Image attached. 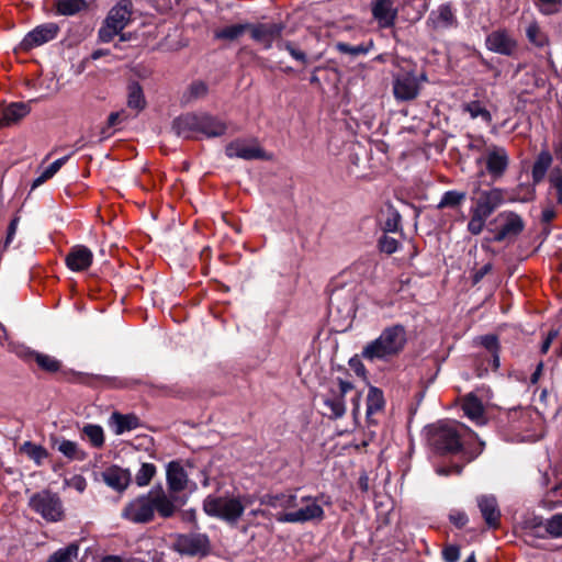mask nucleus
Here are the masks:
<instances>
[{
    "mask_svg": "<svg viewBox=\"0 0 562 562\" xmlns=\"http://www.w3.org/2000/svg\"><path fill=\"white\" fill-rule=\"evenodd\" d=\"M324 405L329 409L330 417L334 419L342 417L346 413L345 398L337 394H334L331 397H326Z\"/></svg>",
    "mask_w": 562,
    "mask_h": 562,
    "instance_id": "41",
    "label": "nucleus"
},
{
    "mask_svg": "<svg viewBox=\"0 0 562 562\" xmlns=\"http://www.w3.org/2000/svg\"><path fill=\"white\" fill-rule=\"evenodd\" d=\"M225 154L229 158H241L245 160L265 159V150L255 142L235 139L227 144Z\"/></svg>",
    "mask_w": 562,
    "mask_h": 562,
    "instance_id": "16",
    "label": "nucleus"
},
{
    "mask_svg": "<svg viewBox=\"0 0 562 562\" xmlns=\"http://www.w3.org/2000/svg\"><path fill=\"white\" fill-rule=\"evenodd\" d=\"M175 549L184 555L205 557L211 551V543L205 533L190 532L177 537Z\"/></svg>",
    "mask_w": 562,
    "mask_h": 562,
    "instance_id": "12",
    "label": "nucleus"
},
{
    "mask_svg": "<svg viewBox=\"0 0 562 562\" xmlns=\"http://www.w3.org/2000/svg\"><path fill=\"white\" fill-rule=\"evenodd\" d=\"M278 48L279 49H284L286 50L291 57L302 64H306L307 63V56L306 54L299 49L292 42L290 41H283V42H280L278 43Z\"/></svg>",
    "mask_w": 562,
    "mask_h": 562,
    "instance_id": "48",
    "label": "nucleus"
},
{
    "mask_svg": "<svg viewBox=\"0 0 562 562\" xmlns=\"http://www.w3.org/2000/svg\"><path fill=\"white\" fill-rule=\"evenodd\" d=\"M83 5V0H58L56 7L60 14L72 15L79 12Z\"/></svg>",
    "mask_w": 562,
    "mask_h": 562,
    "instance_id": "47",
    "label": "nucleus"
},
{
    "mask_svg": "<svg viewBox=\"0 0 562 562\" xmlns=\"http://www.w3.org/2000/svg\"><path fill=\"white\" fill-rule=\"evenodd\" d=\"M30 112V106L23 102H14L5 106L0 114V128L18 123Z\"/></svg>",
    "mask_w": 562,
    "mask_h": 562,
    "instance_id": "30",
    "label": "nucleus"
},
{
    "mask_svg": "<svg viewBox=\"0 0 562 562\" xmlns=\"http://www.w3.org/2000/svg\"><path fill=\"white\" fill-rule=\"evenodd\" d=\"M470 214L471 218L468 223V231L474 236L480 235L483 232L485 223L488 217H485L474 212H470Z\"/></svg>",
    "mask_w": 562,
    "mask_h": 562,
    "instance_id": "49",
    "label": "nucleus"
},
{
    "mask_svg": "<svg viewBox=\"0 0 562 562\" xmlns=\"http://www.w3.org/2000/svg\"><path fill=\"white\" fill-rule=\"evenodd\" d=\"M486 48L493 53L512 56L517 49V42L506 30L491 32L485 40Z\"/></svg>",
    "mask_w": 562,
    "mask_h": 562,
    "instance_id": "19",
    "label": "nucleus"
},
{
    "mask_svg": "<svg viewBox=\"0 0 562 562\" xmlns=\"http://www.w3.org/2000/svg\"><path fill=\"white\" fill-rule=\"evenodd\" d=\"M479 342L488 355L480 353L475 358V372L479 378L487 374L488 370L496 371L499 368L501 344L494 334L484 335L477 338Z\"/></svg>",
    "mask_w": 562,
    "mask_h": 562,
    "instance_id": "9",
    "label": "nucleus"
},
{
    "mask_svg": "<svg viewBox=\"0 0 562 562\" xmlns=\"http://www.w3.org/2000/svg\"><path fill=\"white\" fill-rule=\"evenodd\" d=\"M400 243L397 239L390 237L387 235H383L379 239V248L382 252H385L387 255L394 254L398 249Z\"/></svg>",
    "mask_w": 562,
    "mask_h": 562,
    "instance_id": "51",
    "label": "nucleus"
},
{
    "mask_svg": "<svg viewBox=\"0 0 562 562\" xmlns=\"http://www.w3.org/2000/svg\"><path fill=\"white\" fill-rule=\"evenodd\" d=\"M146 497L150 505L151 521L156 516L161 519L172 518L184 505L180 496L168 495L161 484L153 486Z\"/></svg>",
    "mask_w": 562,
    "mask_h": 562,
    "instance_id": "7",
    "label": "nucleus"
},
{
    "mask_svg": "<svg viewBox=\"0 0 562 562\" xmlns=\"http://www.w3.org/2000/svg\"><path fill=\"white\" fill-rule=\"evenodd\" d=\"M461 471H462V467L458 465V464L453 465V467H439L436 470V472L439 475H449V474H452V473L460 474Z\"/></svg>",
    "mask_w": 562,
    "mask_h": 562,
    "instance_id": "63",
    "label": "nucleus"
},
{
    "mask_svg": "<svg viewBox=\"0 0 562 562\" xmlns=\"http://www.w3.org/2000/svg\"><path fill=\"white\" fill-rule=\"evenodd\" d=\"M249 29V23H238L226 25L214 32L215 40L235 41L245 34Z\"/></svg>",
    "mask_w": 562,
    "mask_h": 562,
    "instance_id": "34",
    "label": "nucleus"
},
{
    "mask_svg": "<svg viewBox=\"0 0 562 562\" xmlns=\"http://www.w3.org/2000/svg\"><path fill=\"white\" fill-rule=\"evenodd\" d=\"M541 12L552 14L558 11L561 0H538Z\"/></svg>",
    "mask_w": 562,
    "mask_h": 562,
    "instance_id": "55",
    "label": "nucleus"
},
{
    "mask_svg": "<svg viewBox=\"0 0 562 562\" xmlns=\"http://www.w3.org/2000/svg\"><path fill=\"white\" fill-rule=\"evenodd\" d=\"M25 361H34L38 368L45 372L55 373L61 368V362L46 353H42L30 348L21 350L19 353Z\"/></svg>",
    "mask_w": 562,
    "mask_h": 562,
    "instance_id": "24",
    "label": "nucleus"
},
{
    "mask_svg": "<svg viewBox=\"0 0 562 562\" xmlns=\"http://www.w3.org/2000/svg\"><path fill=\"white\" fill-rule=\"evenodd\" d=\"M492 270V265L486 263L480 269H477L473 274V283H479L490 271Z\"/></svg>",
    "mask_w": 562,
    "mask_h": 562,
    "instance_id": "62",
    "label": "nucleus"
},
{
    "mask_svg": "<svg viewBox=\"0 0 562 562\" xmlns=\"http://www.w3.org/2000/svg\"><path fill=\"white\" fill-rule=\"evenodd\" d=\"M546 529L553 537H562V513L549 519Z\"/></svg>",
    "mask_w": 562,
    "mask_h": 562,
    "instance_id": "52",
    "label": "nucleus"
},
{
    "mask_svg": "<svg viewBox=\"0 0 562 562\" xmlns=\"http://www.w3.org/2000/svg\"><path fill=\"white\" fill-rule=\"evenodd\" d=\"M529 413L521 408H515L509 411L508 413V422L510 424V428L514 431L522 430L526 428V424L528 422Z\"/></svg>",
    "mask_w": 562,
    "mask_h": 562,
    "instance_id": "44",
    "label": "nucleus"
},
{
    "mask_svg": "<svg viewBox=\"0 0 562 562\" xmlns=\"http://www.w3.org/2000/svg\"><path fill=\"white\" fill-rule=\"evenodd\" d=\"M528 41L537 47H544L549 43L548 35L537 22H531L526 29Z\"/></svg>",
    "mask_w": 562,
    "mask_h": 562,
    "instance_id": "38",
    "label": "nucleus"
},
{
    "mask_svg": "<svg viewBox=\"0 0 562 562\" xmlns=\"http://www.w3.org/2000/svg\"><path fill=\"white\" fill-rule=\"evenodd\" d=\"M407 341L406 327L402 324H392L384 327L375 339L363 347L361 357L369 362H389L404 351Z\"/></svg>",
    "mask_w": 562,
    "mask_h": 562,
    "instance_id": "2",
    "label": "nucleus"
},
{
    "mask_svg": "<svg viewBox=\"0 0 562 562\" xmlns=\"http://www.w3.org/2000/svg\"><path fill=\"white\" fill-rule=\"evenodd\" d=\"M127 105L136 112L142 111L146 105V100L140 85L133 81L127 87Z\"/></svg>",
    "mask_w": 562,
    "mask_h": 562,
    "instance_id": "35",
    "label": "nucleus"
},
{
    "mask_svg": "<svg viewBox=\"0 0 562 562\" xmlns=\"http://www.w3.org/2000/svg\"><path fill=\"white\" fill-rule=\"evenodd\" d=\"M21 449L37 465H40L42 463V461L48 457V452L44 447H42L40 445L32 443L31 441L24 442Z\"/></svg>",
    "mask_w": 562,
    "mask_h": 562,
    "instance_id": "45",
    "label": "nucleus"
},
{
    "mask_svg": "<svg viewBox=\"0 0 562 562\" xmlns=\"http://www.w3.org/2000/svg\"><path fill=\"white\" fill-rule=\"evenodd\" d=\"M109 426L117 436L137 429L140 426L139 418L134 414L112 413L109 418Z\"/></svg>",
    "mask_w": 562,
    "mask_h": 562,
    "instance_id": "27",
    "label": "nucleus"
},
{
    "mask_svg": "<svg viewBox=\"0 0 562 562\" xmlns=\"http://www.w3.org/2000/svg\"><path fill=\"white\" fill-rule=\"evenodd\" d=\"M450 521L458 528H462L468 522V515L464 512H453L449 516Z\"/></svg>",
    "mask_w": 562,
    "mask_h": 562,
    "instance_id": "58",
    "label": "nucleus"
},
{
    "mask_svg": "<svg viewBox=\"0 0 562 562\" xmlns=\"http://www.w3.org/2000/svg\"><path fill=\"white\" fill-rule=\"evenodd\" d=\"M476 504L486 526L491 529H497L501 525V509L494 495H480L476 497Z\"/></svg>",
    "mask_w": 562,
    "mask_h": 562,
    "instance_id": "21",
    "label": "nucleus"
},
{
    "mask_svg": "<svg viewBox=\"0 0 562 562\" xmlns=\"http://www.w3.org/2000/svg\"><path fill=\"white\" fill-rule=\"evenodd\" d=\"M476 192L477 196L472 198L473 205L470 207V212L490 217L504 203V190L501 188L477 189Z\"/></svg>",
    "mask_w": 562,
    "mask_h": 562,
    "instance_id": "13",
    "label": "nucleus"
},
{
    "mask_svg": "<svg viewBox=\"0 0 562 562\" xmlns=\"http://www.w3.org/2000/svg\"><path fill=\"white\" fill-rule=\"evenodd\" d=\"M555 216H557V211H555L554 206L551 204H548L547 206H544L542 209L541 223L544 225H550V223L555 218ZM543 232L546 233V235H549L551 232V228L549 226H547L543 228Z\"/></svg>",
    "mask_w": 562,
    "mask_h": 562,
    "instance_id": "54",
    "label": "nucleus"
},
{
    "mask_svg": "<svg viewBox=\"0 0 562 562\" xmlns=\"http://www.w3.org/2000/svg\"><path fill=\"white\" fill-rule=\"evenodd\" d=\"M19 222H20V217L19 216H14L10 221L9 226H8L5 243H4L5 246H8L9 244L12 243V240H13V238L15 236L16 229H18Z\"/></svg>",
    "mask_w": 562,
    "mask_h": 562,
    "instance_id": "59",
    "label": "nucleus"
},
{
    "mask_svg": "<svg viewBox=\"0 0 562 562\" xmlns=\"http://www.w3.org/2000/svg\"><path fill=\"white\" fill-rule=\"evenodd\" d=\"M65 485L76 490L78 493H83L87 488V480L80 474H75L69 479H65Z\"/></svg>",
    "mask_w": 562,
    "mask_h": 562,
    "instance_id": "53",
    "label": "nucleus"
},
{
    "mask_svg": "<svg viewBox=\"0 0 562 562\" xmlns=\"http://www.w3.org/2000/svg\"><path fill=\"white\" fill-rule=\"evenodd\" d=\"M29 507L47 522L63 521L66 516L60 496L50 490L34 493L29 499Z\"/></svg>",
    "mask_w": 562,
    "mask_h": 562,
    "instance_id": "5",
    "label": "nucleus"
},
{
    "mask_svg": "<svg viewBox=\"0 0 562 562\" xmlns=\"http://www.w3.org/2000/svg\"><path fill=\"white\" fill-rule=\"evenodd\" d=\"M92 262L93 252L85 245L72 246L65 257V265L72 272L86 271Z\"/></svg>",
    "mask_w": 562,
    "mask_h": 562,
    "instance_id": "20",
    "label": "nucleus"
},
{
    "mask_svg": "<svg viewBox=\"0 0 562 562\" xmlns=\"http://www.w3.org/2000/svg\"><path fill=\"white\" fill-rule=\"evenodd\" d=\"M122 517L133 524L151 522L150 505L147 502L146 493L128 502L123 508Z\"/></svg>",
    "mask_w": 562,
    "mask_h": 562,
    "instance_id": "18",
    "label": "nucleus"
},
{
    "mask_svg": "<svg viewBox=\"0 0 562 562\" xmlns=\"http://www.w3.org/2000/svg\"><path fill=\"white\" fill-rule=\"evenodd\" d=\"M337 381H338V386H339V391H338L337 395L345 398L346 394L353 389V384L350 381H346L340 378H338Z\"/></svg>",
    "mask_w": 562,
    "mask_h": 562,
    "instance_id": "61",
    "label": "nucleus"
},
{
    "mask_svg": "<svg viewBox=\"0 0 562 562\" xmlns=\"http://www.w3.org/2000/svg\"><path fill=\"white\" fill-rule=\"evenodd\" d=\"M284 30L282 23H249L248 31L251 38L261 44L265 49H270L273 42L278 40Z\"/></svg>",
    "mask_w": 562,
    "mask_h": 562,
    "instance_id": "17",
    "label": "nucleus"
},
{
    "mask_svg": "<svg viewBox=\"0 0 562 562\" xmlns=\"http://www.w3.org/2000/svg\"><path fill=\"white\" fill-rule=\"evenodd\" d=\"M157 468L154 463H142L140 468L135 474V483L139 487L147 486L153 477L156 475Z\"/></svg>",
    "mask_w": 562,
    "mask_h": 562,
    "instance_id": "40",
    "label": "nucleus"
},
{
    "mask_svg": "<svg viewBox=\"0 0 562 562\" xmlns=\"http://www.w3.org/2000/svg\"><path fill=\"white\" fill-rule=\"evenodd\" d=\"M499 217H505V222L499 226L494 240L501 243L508 237L517 236L524 229V222L519 215L513 212L503 213Z\"/></svg>",
    "mask_w": 562,
    "mask_h": 562,
    "instance_id": "25",
    "label": "nucleus"
},
{
    "mask_svg": "<svg viewBox=\"0 0 562 562\" xmlns=\"http://www.w3.org/2000/svg\"><path fill=\"white\" fill-rule=\"evenodd\" d=\"M465 192L457 191V190H449L446 191L437 207L438 209H445V207H457L459 206L464 200H465Z\"/></svg>",
    "mask_w": 562,
    "mask_h": 562,
    "instance_id": "42",
    "label": "nucleus"
},
{
    "mask_svg": "<svg viewBox=\"0 0 562 562\" xmlns=\"http://www.w3.org/2000/svg\"><path fill=\"white\" fill-rule=\"evenodd\" d=\"M124 111L121 112H112L109 117L106 125L109 128L116 126L121 122V116L124 114Z\"/></svg>",
    "mask_w": 562,
    "mask_h": 562,
    "instance_id": "64",
    "label": "nucleus"
},
{
    "mask_svg": "<svg viewBox=\"0 0 562 562\" xmlns=\"http://www.w3.org/2000/svg\"><path fill=\"white\" fill-rule=\"evenodd\" d=\"M69 155L56 159L54 162H52L48 167H46L42 173L34 179L32 188H36L41 184H43L48 179L53 178L58 170L65 165V162L69 159Z\"/></svg>",
    "mask_w": 562,
    "mask_h": 562,
    "instance_id": "39",
    "label": "nucleus"
},
{
    "mask_svg": "<svg viewBox=\"0 0 562 562\" xmlns=\"http://www.w3.org/2000/svg\"><path fill=\"white\" fill-rule=\"evenodd\" d=\"M401 227V215L397 211L393 210L387 214L383 224V229L386 233H396Z\"/></svg>",
    "mask_w": 562,
    "mask_h": 562,
    "instance_id": "50",
    "label": "nucleus"
},
{
    "mask_svg": "<svg viewBox=\"0 0 562 562\" xmlns=\"http://www.w3.org/2000/svg\"><path fill=\"white\" fill-rule=\"evenodd\" d=\"M427 81V75L422 72L417 76L413 71H403L393 79V94L397 101H412L420 92L422 83Z\"/></svg>",
    "mask_w": 562,
    "mask_h": 562,
    "instance_id": "10",
    "label": "nucleus"
},
{
    "mask_svg": "<svg viewBox=\"0 0 562 562\" xmlns=\"http://www.w3.org/2000/svg\"><path fill=\"white\" fill-rule=\"evenodd\" d=\"M172 130L178 136L189 138L195 134L206 137H218L226 132L224 122L206 113H188L177 117Z\"/></svg>",
    "mask_w": 562,
    "mask_h": 562,
    "instance_id": "4",
    "label": "nucleus"
},
{
    "mask_svg": "<svg viewBox=\"0 0 562 562\" xmlns=\"http://www.w3.org/2000/svg\"><path fill=\"white\" fill-rule=\"evenodd\" d=\"M133 3L131 0H120L109 12L104 25L99 30L103 43L111 42L123 31L131 21Z\"/></svg>",
    "mask_w": 562,
    "mask_h": 562,
    "instance_id": "8",
    "label": "nucleus"
},
{
    "mask_svg": "<svg viewBox=\"0 0 562 562\" xmlns=\"http://www.w3.org/2000/svg\"><path fill=\"white\" fill-rule=\"evenodd\" d=\"M102 481L112 490L122 493L131 483V472L119 465H111L101 473Z\"/></svg>",
    "mask_w": 562,
    "mask_h": 562,
    "instance_id": "23",
    "label": "nucleus"
},
{
    "mask_svg": "<svg viewBox=\"0 0 562 562\" xmlns=\"http://www.w3.org/2000/svg\"><path fill=\"white\" fill-rule=\"evenodd\" d=\"M462 411L464 416L477 425L485 424L484 407L481 400L470 393L462 401Z\"/></svg>",
    "mask_w": 562,
    "mask_h": 562,
    "instance_id": "29",
    "label": "nucleus"
},
{
    "mask_svg": "<svg viewBox=\"0 0 562 562\" xmlns=\"http://www.w3.org/2000/svg\"><path fill=\"white\" fill-rule=\"evenodd\" d=\"M261 505L274 509H281L276 519L282 524H305L308 521H322L325 512L317 497L305 495L297 496L296 491L282 493H267L259 497Z\"/></svg>",
    "mask_w": 562,
    "mask_h": 562,
    "instance_id": "1",
    "label": "nucleus"
},
{
    "mask_svg": "<svg viewBox=\"0 0 562 562\" xmlns=\"http://www.w3.org/2000/svg\"><path fill=\"white\" fill-rule=\"evenodd\" d=\"M476 439L474 431L454 420L440 422L430 428V445L441 454L465 451Z\"/></svg>",
    "mask_w": 562,
    "mask_h": 562,
    "instance_id": "3",
    "label": "nucleus"
},
{
    "mask_svg": "<svg viewBox=\"0 0 562 562\" xmlns=\"http://www.w3.org/2000/svg\"><path fill=\"white\" fill-rule=\"evenodd\" d=\"M483 161L485 162L487 173L496 181L507 171L509 167V155L504 147L493 144L487 146L484 157L476 159V164Z\"/></svg>",
    "mask_w": 562,
    "mask_h": 562,
    "instance_id": "11",
    "label": "nucleus"
},
{
    "mask_svg": "<svg viewBox=\"0 0 562 562\" xmlns=\"http://www.w3.org/2000/svg\"><path fill=\"white\" fill-rule=\"evenodd\" d=\"M58 33L59 26L54 22L37 25L23 37L20 46L23 50H31L55 40Z\"/></svg>",
    "mask_w": 562,
    "mask_h": 562,
    "instance_id": "15",
    "label": "nucleus"
},
{
    "mask_svg": "<svg viewBox=\"0 0 562 562\" xmlns=\"http://www.w3.org/2000/svg\"><path fill=\"white\" fill-rule=\"evenodd\" d=\"M371 11L380 27L387 29L394 25L397 9L394 7L393 0H372Z\"/></svg>",
    "mask_w": 562,
    "mask_h": 562,
    "instance_id": "22",
    "label": "nucleus"
},
{
    "mask_svg": "<svg viewBox=\"0 0 562 562\" xmlns=\"http://www.w3.org/2000/svg\"><path fill=\"white\" fill-rule=\"evenodd\" d=\"M81 438L90 442L93 448L100 449L104 446V430L100 425L87 424L81 429Z\"/></svg>",
    "mask_w": 562,
    "mask_h": 562,
    "instance_id": "33",
    "label": "nucleus"
},
{
    "mask_svg": "<svg viewBox=\"0 0 562 562\" xmlns=\"http://www.w3.org/2000/svg\"><path fill=\"white\" fill-rule=\"evenodd\" d=\"M53 445L70 461H85L88 458V453L76 441L65 438H54Z\"/></svg>",
    "mask_w": 562,
    "mask_h": 562,
    "instance_id": "28",
    "label": "nucleus"
},
{
    "mask_svg": "<svg viewBox=\"0 0 562 562\" xmlns=\"http://www.w3.org/2000/svg\"><path fill=\"white\" fill-rule=\"evenodd\" d=\"M79 544L71 542L66 547L59 548L54 551L46 560V562H76L79 557Z\"/></svg>",
    "mask_w": 562,
    "mask_h": 562,
    "instance_id": "32",
    "label": "nucleus"
},
{
    "mask_svg": "<svg viewBox=\"0 0 562 562\" xmlns=\"http://www.w3.org/2000/svg\"><path fill=\"white\" fill-rule=\"evenodd\" d=\"M552 155L547 148L542 149L538 154L531 169L533 184H539L544 180L546 175L552 165Z\"/></svg>",
    "mask_w": 562,
    "mask_h": 562,
    "instance_id": "31",
    "label": "nucleus"
},
{
    "mask_svg": "<svg viewBox=\"0 0 562 562\" xmlns=\"http://www.w3.org/2000/svg\"><path fill=\"white\" fill-rule=\"evenodd\" d=\"M549 196L558 205H562V169H552L549 175Z\"/></svg>",
    "mask_w": 562,
    "mask_h": 562,
    "instance_id": "36",
    "label": "nucleus"
},
{
    "mask_svg": "<svg viewBox=\"0 0 562 562\" xmlns=\"http://www.w3.org/2000/svg\"><path fill=\"white\" fill-rule=\"evenodd\" d=\"M207 92V86L203 81H195L190 86V94L193 98H200Z\"/></svg>",
    "mask_w": 562,
    "mask_h": 562,
    "instance_id": "57",
    "label": "nucleus"
},
{
    "mask_svg": "<svg viewBox=\"0 0 562 562\" xmlns=\"http://www.w3.org/2000/svg\"><path fill=\"white\" fill-rule=\"evenodd\" d=\"M337 50L341 54H347L350 56H359V55H366L370 52L372 48V42L368 44H358V45H350L348 43L339 42L336 45Z\"/></svg>",
    "mask_w": 562,
    "mask_h": 562,
    "instance_id": "46",
    "label": "nucleus"
},
{
    "mask_svg": "<svg viewBox=\"0 0 562 562\" xmlns=\"http://www.w3.org/2000/svg\"><path fill=\"white\" fill-rule=\"evenodd\" d=\"M468 147H469V149H471L473 151H477V153H481L483 150L486 151V148H487L486 140L484 139L483 136L472 138V140L469 143Z\"/></svg>",
    "mask_w": 562,
    "mask_h": 562,
    "instance_id": "60",
    "label": "nucleus"
},
{
    "mask_svg": "<svg viewBox=\"0 0 562 562\" xmlns=\"http://www.w3.org/2000/svg\"><path fill=\"white\" fill-rule=\"evenodd\" d=\"M427 23L434 30H446L454 26L457 19L449 4H441L437 10L430 12Z\"/></svg>",
    "mask_w": 562,
    "mask_h": 562,
    "instance_id": "26",
    "label": "nucleus"
},
{
    "mask_svg": "<svg viewBox=\"0 0 562 562\" xmlns=\"http://www.w3.org/2000/svg\"><path fill=\"white\" fill-rule=\"evenodd\" d=\"M464 111L470 114L471 119L481 117L485 123L492 121V114L480 101H471L464 104Z\"/></svg>",
    "mask_w": 562,
    "mask_h": 562,
    "instance_id": "43",
    "label": "nucleus"
},
{
    "mask_svg": "<svg viewBox=\"0 0 562 562\" xmlns=\"http://www.w3.org/2000/svg\"><path fill=\"white\" fill-rule=\"evenodd\" d=\"M167 494L177 495L189 487V474L181 460H172L166 465Z\"/></svg>",
    "mask_w": 562,
    "mask_h": 562,
    "instance_id": "14",
    "label": "nucleus"
},
{
    "mask_svg": "<svg viewBox=\"0 0 562 562\" xmlns=\"http://www.w3.org/2000/svg\"><path fill=\"white\" fill-rule=\"evenodd\" d=\"M203 509L211 517L236 524L245 512V505L234 496L209 495L203 502Z\"/></svg>",
    "mask_w": 562,
    "mask_h": 562,
    "instance_id": "6",
    "label": "nucleus"
},
{
    "mask_svg": "<svg viewBox=\"0 0 562 562\" xmlns=\"http://www.w3.org/2000/svg\"><path fill=\"white\" fill-rule=\"evenodd\" d=\"M383 392L374 386H371L367 395V415L371 416L380 412L384 407Z\"/></svg>",
    "mask_w": 562,
    "mask_h": 562,
    "instance_id": "37",
    "label": "nucleus"
},
{
    "mask_svg": "<svg viewBox=\"0 0 562 562\" xmlns=\"http://www.w3.org/2000/svg\"><path fill=\"white\" fill-rule=\"evenodd\" d=\"M442 558L446 562H457L460 558V549L457 546H448L442 550Z\"/></svg>",
    "mask_w": 562,
    "mask_h": 562,
    "instance_id": "56",
    "label": "nucleus"
}]
</instances>
